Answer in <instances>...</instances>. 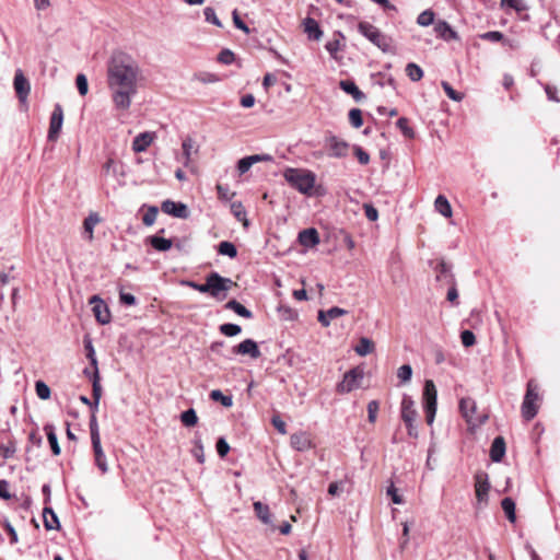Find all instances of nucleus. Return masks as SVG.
I'll use <instances>...</instances> for the list:
<instances>
[{
	"label": "nucleus",
	"instance_id": "nucleus-25",
	"mask_svg": "<svg viewBox=\"0 0 560 560\" xmlns=\"http://www.w3.org/2000/svg\"><path fill=\"white\" fill-rule=\"evenodd\" d=\"M304 32L307 34L308 39L319 40L323 36V31L318 22L313 18H305L303 21Z\"/></svg>",
	"mask_w": 560,
	"mask_h": 560
},
{
	"label": "nucleus",
	"instance_id": "nucleus-56",
	"mask_svg": "<svg viewBox=\"0 0 560 560\" xmlns=\"http://www.w3.org/2000/svg\"><path fill=\"white\" fill-rule=\"evenodd\" d=\"M441 85H442L445 94L451 100L456 101V102H459L463 100L464 95L460 92L455 91L448 82L442 81Z\"/></svg>",
	"mask_w": 560,
	"mask_h": 560
},
{
	"label": "nucleus",
	"instance_id": "nucleus-63",
	"mask_svg": "<svg viewBox=\"0 0 560 560\" xmlns=\"http://www.w3.org/2000/svg\"><path fill=\"white\" fill-rule=\"evenodd\" d=\"M215 448H217L218 455L221 458H224L230 451V445L224 438H219L215 443Z\"/></svg>",
	"mask_w": 560,
	"mask_h": 560
},
{
	"label": "nucleus",
	"instance_id": "nucleus-64",
	"mask_svg": "<svg viewBox=\"0 0 560 560\" xmlns=\"http://www.w3.org/2000/svg\"><path fill=\"white\" fill-rule=\"evenodd\" d=\"M353 152L360 164H369L370 154L366 151H364L360 145H353Z\"/></svg>",
	"mask_w": 560,
	"mask_h": 560
},
{
	"label": "nucleus",
	"instance_id": "nucleus-13",
	"mask_svg": "<svg viewBox=\"0 0 560 560\" xmlns=\"http://www.w3.org/2000/svg\"><path fill=\"white\" fill-rule=\"evenodd\" d=\"M452 268L451 262H447L444 258L439 259L433 267L436 272V281L445 282L446 284H455L456 280Z\"/></svg>",
	"mask_w": 560,
	"mask_h": 560
},
{
	"label": "nucleus",
	"instance_id": "nucleus-48",
	"mask_svg": "<svg viewBox=\"0 0 560 560\" xmlns=\"http://www.w3.org/2000/svg\"><path fill=\"white\" fill-rule=\"evenodd\" d=\"M210 398L213 401L221 402L224 407H231L233 405L232 396L224 395L220 389H213L210 392Z\"/></svg>",
	"mask_w": 560,
	"mask_h": 560
},
{
	"label": "nucleus",
	"instance_id": "nucleus-5",
	"mask_svg": "<svg viewBox=\"0 0 560 560\" xmlns=\"http://www.w3.org/2000/svg\"><path fill=\"white\" fill-rule=\"evenodd\" d=\"M234 284L233 280L221 276L217 271L209 273L210 295L217 301H223L228 296V291Z\"/></svg>",
	"mask_w": 560,
	"mask_h": 560
},
{
	"label": "nucleus",
	"instance_id": "nucleus-31",
	"mask_svg": "<svg viewBox=\"0 0 560 560\" xmlns=\"http://www.w3.org/2000/svg\"><path fill=\"white\" fill-rule=\"evenodd\" d=\"M226 310H231L235 312L238 316L250 319L253 318V313L248 308H246L243 304H241L236 300H230L225 306Z\"/></svg>",
	"mask_w": 560,
	"mask_h": 560
},
{
	"label": "nucleus",
	"instance_id": "nucleus-8",
	"mask_svg": "<svg viewBox=\"0 0 560 560\" xmlns=\"http://www.w3.org/2000/svg\"><path fill=\"white\" fill-rule=\"evenodd\" d=\"M459 411L465 418L466 422L470 425L477 427L483 424L488 420L487 415L476 417L477 405L470 397H464L459 400Z\"/></svg>",
	"mask_w": 560,
	"mask_h": 560
},
{
	"label": "nucleus",
	"instance_id": "nucleus-42",
	"mask_svg": "<svg viewBox=\"0 0 560 560\" xmlns=\"http://www.w3.org/2000/svg\"><path fill=\"white\" fill-rule=\"evenodd\" d=\"M83 343H84V349L86 351V357L90 360L91 365L94 368V374L95 373L97 374L96 355H95V350L92 345L91 338L89 336H85Z\"/></svg>",
	"mask_w": 560,
	"mask_h": 560
},
{
	"label": "nucleus",
	"instance_id": "nucleus-41",
	"mask_svg": "<svg viewBox=\"0 0 560 560\" xmlns=\"http://www.w3.org/2000/svg\"><path fill=\"white\" fill-rule=\"evenodd\" d=\"M183 149V164L188 166L191 160V151L194 149V140L190 137H186L182 142Z\"/></svg>",
	"mask_w": 560,
	"mask_h": 560
},
{
	"label": "nucleus",
	"instance_id": "nucleus-18",
	"mask_svg": "<svg viewBox=\"0 0 560 560\" xmlns=\"http://www.w3.org/2000/svg\"><path fill=\"white\" fill-rule=\"evenodd\" d=\"M298 241L302 246L313 248L319 244L320 238L315 228H308L299 232Z\"/></svg>",
	"mask_w": 560,
	"mask_h": 560
},
{
	"label": "nucleus",
	"instance_id": "nucleus-61",
	"mask_svg": "<svg viewBox=\"0 0 560 560\" xmlns=\"http://www.w3.org/2000/svg\"><path fill=\"white\" fill-rule=\"evenodd\" d=\"M380 409V402L377 400H371L368 404V420L371 423L376 421L377 412Z\"/></svg>",
	"mask_w": 560,
	"mask_h": 560
},
{
	"label": "nucleus",
	"instance_id": "nucleus-62",
	"mask_svg": "<svg viewBox=\"0 0 560 560\" xmlns=\"http://www.w3.org/2000/svg\"><path fill=\"white\" fill-rule=\"evenodd\" d=\"M217 192L221 200H231L235 196V192H232L228 185L218 184Z\"/></svg>",
	"mask_w": 560,
	"mask_h": 560
},
{
	"label": "nucleus",
	"instance_id": "nucleus-57",
	"mask_svg": "<svg viewBox=\"0 0 560 560\" xmlns=\"http://www.w3.org/2000/svg\"><path fill=\"white\" fill-rule=\"evenodd\" d=\"M203 15H205V20L208 23H211V24H213V25H215L218 27L222 26V23L219 20V18L217 16L215 10L212 7L205 8Z\"/></svg>",
	"mask_w": 560,
	"mask_h": 560
},
{
	"label": "nucleus",
	"instance_id": "nucleus-37",
	"mask_svg": "<svg viewBox=\"0 0 560 560\" xmlns=\"http://www.w3.org/2000/svg\"><path fill=\"white\" fill-rule=\"evenodd\" d=\"M354 350L361 357L368 355L374 350V342L366 337H362Z\"/></svg>",
	"mask_w": 560,
	"mask_h": 560
},
{
	"label": "nucleus",
	"instance_id": "nucleus-40",
	"mask_svg": "<svg viewBox=\"0 0 560 560\" xmlns=\"http://www.w3.org/2000/svg\"><path fill=\"white\" fill-rule=\"evenodd\" d=\"M194 448L191 450L192 456L197 459L199 464L205 463V450L202 445V441L198 434L195 435V439L192 441Z\"/></svg>",
	"mask_w": 560,
	"mask_h": 560
},
{
	"label": "nucleus",
	"instance_id": "nucleus-34",
	"mask_svg": "<svg viewBox=\"0 0 560 560\" xmlns=\"http://www.w3.org/2000/svg\"><path fill=\"white\" fill-rule=\"evenodd\" d=\"M231 212L233 215L243 223L244 226H248L249 222L246 218V210L241 201H234L231 203Z\"/></svg>",
	"mask_w": 560,
	"mask_h": 560
},
{
	"label": "nucleus",
	"instance_id": "nucleus-9",
	"mask_svg": "<svg viewBox=\"0 0 560 560\" xmlns=\"http://www.w3.org/2000/svg\"><path fill=\"white\" fill-rule=\"evenodd\" d=\"M363 376L364 372L359 366L349 370L345 373L342 381L337 384V392L339 394H347L360 387Z\"/></svg>",
	"mask_w": 560,
	"mask_h": 560
},
{
	"label": "nucleus",
	"instance_id": "nucleus-53",
	"mask_svg": "<svg viewBox=\"0 0 560 560\" xmlns=\"http://www.w3.org/2000/svg\"><path fill=\"white\" fill-rule=\"evenodd\" d=\"M434 22V12L430 9L421 12L417 18V23L420 26H429Z\"/></svg>",
	"mask_w": 560,
	"mask_h": 560
},
{
	"label": "nucleus",
	"instance_id": "nucleus-43",
	"mask_svg": "<svg viewBox=\"0 0 560 560\" xmlns=\"http://www.w3.org/2000/svg\"><path fill=\"white\" fill-rule=\"evenodd\" d=\"M406 74L411 81L418 82L423 78V70L417 63L409 62L406 66Z\"/></svg>",
	"mask_w": 560,
	"mask_h": 560
},
{
	"label": "nucleus",
	"instance_id": "nucleus-17",
	"mask_svg": "<svg viewBox=\"0 0 560 560\" xmlns=\"http://www.w3.org/2000/svg\"><path fill=\"white\" fill-rule=\"evenodd\" d=\"M434 32L438 37L442 38L445 42L460 39L458 33L454 31L452 26L444 20H439L434 24Z\"/></svg>",
	"mask_w": 560,
	"mask_h": 560
},
{
	"label": "nucleus",
	"instance_id": "nucleus-11",
	"mask_svg": "<svg viewBox=\"0 0 560 560\" xmlns=\"http://www.w3.org/2000/svg\"><path fill=\"white\" fill-rule=\"evenodd\" d=\"M231 354L232 355H236V354L248 355L252 359H258L261 355V352L258 348L257 342L255 340L248 338V339L243 340L238 345L232 347Z\"/></svg>",
	"mask_w": 560,
	"mask_h": 560
},
{
	"label": "nucleus",
	"instance_id": "nucleus-33",
	"mask_svg": "<svg viewBox=\"0 0 560 560\" xmlns=\"http://www.w3.org/2000/svg\"><path fill=\"white\" fill-rule=\"evenodd\" d=\"M501 508H502L506 518L511 523H515V521H516L515 501L512 498L506 497L501 501Z\"/></svg>",
	"mask_w": 560,
	"mask_h": 560
},
{
	"label": "nucleus",
	"instance_id": "nucleus-50",
	"mask_svg": "<svg viewBox=\"0 0 560 560\" xmlns=\"http://www.w3.org/2000/svg\"><path fill=\"white\" fill-rule=\"evenodd\" d=\"M219 331L226 337H234L241 334L242 328L237 324L225 323L219 326Z\"/></svg>",
	"mask_w": 560,
	"mask_h": 560
},
{
	"label": "nucleus",
	"instance_id": "nucleus-6",
	"mask_svg": "<svg viewBox=\"0 0 560 560\" xmlns=\"http://www.w3.org/2000/svg\"><path fill=\"white\" fill-rule=\"evenodd\" d=\"M96 411L93 410L90 418V434L91 441L95 454V463L102 472H105V458L103 456L102 443H101V434L100 428L96 419Z\"/></svg>",
	"mask_w": 560,
	"mask_h": 560
},
{
	"label": "nucleus",
	"instance_id": "nucleus-46",
	"mask_svg": "<svg viewBox=\"0 0 560 560\" xmlns=\"http://www.w3.org/2000/svg\"><path fill=\"white\" fill-rule=\"evenodd\" d=\"M180 421L185 427H194L198 422V416L195 409L189 408L180 413Z\"/></svg>",
	"mask_w": 560,
	"mask_h": 560
},
{
	"label": "nucleus",
	"instance_id": "nucleus-7",
	"mask_svg": "<svg viewBox=\"0 0 560 560\" xmlns=\"http://www.w3.org/2000/svg\"><path fill=\"white\" fill-rule=\"evenodd\" d=\"M538 400L537 386L533 384V381L527 383L526 394L522 402V416L525 420L529 421L534 419L538 412Z\"/></svg>",
	"mask_w": 560,
	"mask_h": 560
},
{
	"label": "nucleus",
	"instance_id": "nucleus-27",
	"mask_svg": "<svg viewBox=\"0 0 560 560\" xmlns=\"http://www.w3.org/2000/svg\"><path fill=\"white\" fill-rule=\"evenodd\" d=\"M145 242L150 244L158 252H167L172 248L173 242L170 238H164L159 235L148 236Z\"/></svg>",
	"mask_w": 560,
	"mask_h": 560
},
{
	"label": "nucleus",
	"instance_id": "nucleus-52",
	"mask_svg": "<svg viewBox=\"0 0 560 560\" xmlns=\"http://www.w3.org/2000/svg\"><path fill=\"white\" fill-rule=\"evenodd\" d=\"M224 347H225L224 340L213 341L209 347V351L219 357H223L226 359H233L234 355H232L231 353H230V355H228L223 352Z\"/></svg>",
	"mask_w": 560,
	"mask_h": 560
},
{
	"label": "nucleus",
	"instance_id": "nucleus-59",
	"mask_svg": "<svg viewBox=\"0 0 560 560\" xmlns=\"http://www.w3.org/2000/svg\"><path fill=\"white\" fill-rule=\"evenodd\" d=\"M217 59L223 65H231L235 60V55L232 50L224 48L219 52Z\"/></svg>",
	"mask_w": 560,
	"mask_h": 560
},
{
	"label": "nucleus",
	"instance_id": "nucleus-21",
	"mask_svg": "<svg viewBox=\"0 0 560 560\" xmlns=\"http://www.w3.org/2000/svg\"><path fill=\"white\" fill-rule=\"evenodd\" d=\"M348 313L347 310L332 306L327 311L320 310L318 311L317 319L323 327H328L330 325V320L343 316Z\"/></svg>",
	"mask_w": 560,
	"mask_h": 560
},
{
	"label": "nucleus",
	"instance_id": "nucleus-51",
	"mask_svg": "<svg viewBox=\"0 0 560 560\" xmlns=\"http://www.w3.org/2000/svg\"><path fill=\"white\" fill-rule=\"evenodd\" d=\"M349 121L353 128H360L363 125L362 110L360 108H351L348 114Z\"/></svg>",
	"mask_w": 560,
	"mask_h": 560
},
{
	"label": "nucleus",
	"instance_id": "nucleus-2",
	"mask_svg": "<svg viewBox=\"0 0 560 560\" xmlns=\"http://www.w3.org/2000/svg\"><path fill=\"white\" fill-rule=\"evenodd\" d=\"M358 32L383 52H395L392 37L382 33L373 24L365 21L359 22Z\"/></svg>",
	"mask_w": 560,
	"mask_h": 560
},
{
	"label": "nucleus",
	"instance_id": "nucleus-38",
	"mask_svg": "<svg viewBox=\"0 0 560 560\" xmlns=\"http://www.w3.org/2000/svg\"><path fill=\"white\" fill-rule=\"evenodd\" d=\"M147 209L145 213L143 214L142 217V223L145 225V226H151L154 224L155 220H156V215L159 213V208L156 206H147V205H143L141 207V209Z\"/></svg>",
	"mask_w": 560,
	"mask_h": 560
},
{
	"label": "nucleus",
	"instance_id": "nucleus-26",
	"mask_svg": "<svg viewBox=\"0 0 560 560\" xmlns=\"http://www.w3.org/2000/svg\"><path fill=\"white\" fill-rule=\"evenodd\" d=\"M339 88L347 94L351 95L355 102H361L365 98V94L357 86L352 80H341Z\"/></svg>",
	"mask_w": 560,
	"mask_h": 560
},
{
	"label": "nucleus",
	"instance_id": "nucleus-3",
	"mask_svg": "<svg viewBox=\"0 0 560 560\" xmlns=\"http://www.w3.org/2000/svg\"><path fill=\"white\" fill-rule=\"evenodd\" d=\"M284 178L291 187L304 195H311L315 185V174L311 171L288 168Z\"/></svg>",
	"mask_w": 560,
	"mask_h": 560
},
{
	"label": "nucleus",
	"instance_id": "nucleus-22",
	"mask_svg": "<svg viewBox=\"0 0 560 560\" xmlns=\"http://www.w3.org/2000/svg\"><path fill=\"white\" fill-rule=\"evenodd\" d=\"M155 139V133L151 131H144L135 137L132 141V150L136 153L144 152Z\"/></svg>",
	"mask_w": 560,
	"mask_h": 560
},
{
	"label": "nucleus",
	"instance_id": "nucleus-44",
	"mask_svg": "<svg viewBox=\"0 0 560 560\" xmlns=\"http://www.w3.org/2000/svg\"><path fill=\"white\" fill-rule=\"evenodd\" d=\"M101 221V218L96 213L90 214L84 220V234L88 236L89 240L93 238V229L94 226Z\"/></svg>",
	"mask_w": 560,
	"mask_h": 560
},
{
	"label": "nucleus",
	"instance_id": "nucleus-12",
	"mask_svg": "<svg viewBox=\"0 0 560 560\" xmlns=\"http://www.w3.org/2000/svg\"><path fill=\"white\" fill-rule=\"evenodd\" d=\"M161 210L164 213L178 219H187L189 217V210L187 206L180 201L166 199L162 202Z\"/></svg>",
	"mask_w": 560,
	"mask_h": 560
},
{
	"label": "nucleus",
	"instance_id": "nucleus-29",
	"mask_svg": "<svg viewBox=\"0 0 560 560\" xmlns=\"http://www.w3.org/2000/svg\"><path fill=\"white\" fill-rule=\"evenodd\" d=\"M44 526L47 530L59 528L60 524L54 510L45 506L43 510Z\"/></svg>",
	"mask_w": 560,
	"mask_h": 560
},
{
	"label": "nucleus",
	"instance_id": "nucleus-10",
	"mask_svg": "<svg viewBox=\"0 0 560 560\" xmlns=\"http://www.w3.org/2000/svg\"><path fill=\"white\" fill-rule=\"evenodd\" d=\"M475 494L478 505H487L489 501V490L491 485L489 482V476L483 470H478L475 476Z\"/></svg>",
	"mask_w": 560,
	"mask_h": 560
},
{
	"label": "nucleus",
	"instance_id": "nucleus-45",
	"mask_svg": "<svg viewBox=\"0 0 560 560\" xmlns=\"http://www.w3.org/2000/svg\"><path fill=\"white\" fill-rule=\"evenodd\" d=\"M479 38L487 42L499 43L501 42L503 45L506 44V38L502 32L499 31H489L482 34H479Z\"/></svg>",
	"mask_w": 560,
	"mask_h": 560
},
{
	"label": "nucleus",
	"instance_id": "nucleus-32",
	"mask_svg": "<svg viewBox=\"0 0 560 560\" xmlns=\"http://www.w3.org/2000/svg\"><path fill=\"white\" fill-rule=\"evenodd\" d=\"M254 511L256 513V516L264 523V524H270L271 523V514L270 509L267 504H264L259 501L254 503Z\"/></svg>",
	"mask_w": 560,
	"mask_h": 560
},
{
	"label": "nucleus",
	"instance_id": "nucleus-15",
	"mask_svg": "<svg viewBox=\"0 0 560 560\" xmlns=\"http://www.w3.org/2000/svg\"><path fill=\"white\" fill-rule=\"evenodd\" d=\"M63 122V110L60 104H56L50 116L48 139L55 140L61 130Z\"/></svg>",
	"mask_w": 560,
	"mask_h": 560
},
{
	"label": "nucleus",
	"instance_id": "nucleus-23",
	"mask_svg": "<svg viewBox=\"0 0 560 560\" xmlns=\"http://www.w3.org/2000/svg\"><path fill=\"white\" fill-rule=\"evenodd\" d=\"M506 446H505V440L503 436H497L492 441L491 447H490V458L494 463H500L504 455H505Z\"/></svg>",
	"mask_w": 560,
	"mask_h": 560
},
{
	"label": "nucleus",
	"instance_id": "nucleus-16",
	"mask_svg": "<svg viewBox=\"0 0 560 560\" xmlns=\"http://www.w3.org/2000/svg\"><path fill=\"white\" fill-rule=\"evenodd\" d=\"M326 140L329 147V156L337 159L347 156L349 148L348 142L338 139L335 135L331 133L327 137Z\"/></svg>",
	"mask_w": 560,
	"mask_h": 560
},
{
	"label": "nucleus",
	"instance_id": "nucleus-55",
	"mask_svg": "<svg viewBox=\"0 0 560 560\" xmlns=\"http://www.w3.org/2000/svg\"><path fill=\"white\" fill-rule=\"evenodd\" d=\"M397 377L401 383H407L412 377V368L410 364H404L397 370Z\"/></svg>",
	"mask_w": 560,
	"mask_h": 560
},
{
	"label": "nucleus",
	"instance_id": "nucleus-24",
	"mask_svg": "<svg viewBox=\"0 0 560 560\" xmlns=\"http://www.w3.org/2000/svg\"><path fill=\"white\" fill-rule=\"evenodd\" d=\"M101 396H102V387L100 384L98 374L95 373V377L93 380V401H91L85 396H80V400L83 404L89 405L91 408V411L98 410V404H100Z\"/></svg>",
	"mask_w": 560,
	"mask_h": 560
},
{
	"label": "nucleus",
	"instance_id": "nucleus-4",
	"mask_svg": "<svg viewBox=\"0 0 560 560\" xmlns=\"http://www.w3.org/2000/svg\"><path fill=\"white\" fill-rule=\"evenodd\" d=\"M400 417L407 428L408 435L410 438L417 439L418 429L415 422L418 417V412L415 408V401L412 397L407 394H404L401 399Z\"/></svg>",
	"mask_w": 560,
	"mask_h": 560
},
{
	"label": "nucleus",
	"instance_id": "nucleus-36",
	"mask_svg": "<svg viewBox=\"0 0 560 560\" xmlns=\"http://www.w3.org/2000/svg\"><path fill=\"white\" fill-rule=\"evenodd\" d=\"M44 429L46 431L47 439H48V442L50 444V447H51V451H52L54 455H56V456L59 455L60 454V446H59V443H58L57 435L55 433L54 425L46 424Z\"/></svg>",
	"mask_w": 560,
	"mask_h": 560
},
{
	"label": "nucleus",
	"instance_id": "nucleus-35",
	"mask_svg": "<svg viewBox=\"0 0 560 560\" xmlns=\"http://www.w3.org/2000/svg\"><path fill=\"white\" fill-rule=\"evenodd\" d=\"M218 253L233 259L237 256V248L232 242L222 241L218 245Z\"/></svg>",
	"mask_w": 560,
	"mask_h": 560
},
{
	"label": "nucleus",
	"instance_id": "nucleus-30",
	"mask_svg": "<svg viewBox=\"0 0 560 560\" xmlns=\"http://www.w3.org/2000/svg\"><path fill=\"white\" fill-rule=\"evenodd\" d=\"M435 210L445 218L452 217V207L444 195H439L434 201Z\"/></svg>",
	"mask_w": 560,
	"mask_h": 560
},
{
	"label": "nucleus",
	"instance_id": "nucleus-39",
	"mask_svg": "<svg viewBox=\"0 0 560 560\" xmlns=\"http://www.w3.org/2000/svg\"><path fill=\"white\" fill-rule=\"evenodd\" d=\"M278 315L282 320H295L299 317V314L291 306L285 304H280L277 307Z\"/></svg>",
	"mask_w": 560,
	"mask_h": 560
},
{
	"label": "nucleus",
	"instance_id": "nucleus-47",
	"mask_svg": "<svg viewBox=\"0 0 560 560\" xmlns=\"http://www.w3.org/2000/svg\"><path fill=\"white\" fill-rule=\"evenodd\" d=\"M396 126L397 128L401 131V133L408 138V139H413L416 133H415V130L409 126V120L408 118L406 117H400L397 121H396Z\"/></svg>",
	"mask_w": 560,
	"mask_h": 560
},
{
	"label": "nucleus",
	"instance_id": "nucleus-58",
	"mask_svg": "<svg viewBox=\"0 0 560 560\" xmlns=\"http://www.w3.org/2000/svg\"><path fill=\"white\" fill-rule=\"evenodd\" d=\"M16 452V446H15V443L14 442H9L7 444H1L0 445V454L1 456L4 458V459H9L11 457H13V455L15 454Z\"/></svg>",
	"mask_w": 560,
	"mask_h": 560
},
{
	"label": "nucleus",
	"instance_id": "nucleus-20",
	"mask_svg": "<svg viewBox=\"0 0 560 560\" xmlns=\"http://www.w3.org/2000/svg\"><path fill=\"white\" fill-rule=\"evenodd\" d=\"M290 444L295 451L299 452H305L313 447V443L308 433L304 431L293 433L290 438Z\"/></svg>",
	"mask_w": 560,
	"mask_h": 560
},
{
	"label": "nucleus",
	"instance_id": "nucleus-28",
	"mask_svg": "<svg viewBox=\"0 0 560 560\" xmlns=\"http://www.w3.org/2000/svg\"><path fill=\"white\" fill-rule=\"evenodd\" d=\"M345 35L340 31H336L334 33V39L326 43L325 48L329 52L332 59H338L337 52L340 50L341 45L340 42L345 40Z\"/></svg>",
	"mask_w": 560,
	"mask_h": 560
},
{
	"label": "nucleus",
	"instance_id": "nucleus-49",
	"mask_svg": "<svg viewBox=\"0 0 560 560\" xmlns=\"http://www.w3.org/2000/svg\"><path fill=\"white\" fill-rule=\"evenodd\" d=\"M103 300L100 298V295H93L91 299H90V304H95L93 306V313L97 319L98 323H101L102 325L105 324V316L103 315L102 313V310H101V305L103 304Z\"/></svg>",
	"mask_w": 560,
	"mask_h": 560
},
{
	"label": "nucleus",
	"instance_id": "nucleus-19",
	"mask_svg": "<svg viewBox=\"0 0 560 560\" xmlns=\"http://www.w3.org/2000/svg\"><path fill=\"white\" fill-rule=\"evenodd\" d=\"M422 404L423 407H436L438 406V390L432 380H425L422 392Z\"/></svg>",
	"mask_w": 560,
	"mask_h": 560
},
{
	"label": "nucleus",
	"instance_id": "nucleus-1",
	"mask_svg": "<svg viewBox=\"0 0 560 560\" xmlns=\"http://www.w3.org/2000/svg\"><path fill=\"white\" fill-rule=\"evenodd\" d=\"M140 68L128 54L114 51L107 65V84L117 110L127 112L132 97L138 93Z\"/></svg>",
	"mask_w": 560,
	"mask_h": 560
},
{
	"label": "nucleus",
	"instance_id": "nucleus-14",
	"mask_svg": "<svg viewBox=\"0 0 560 560\" xmlns=\"http://www.w3.org/2000/svg\"><path fill=\"white\" fill-rule=\"evenodd\" d=\"M14 90L16 92L18 98L22 104H25L31 91V85L28 80L23 74L22 70L18 69L15 71L14 81H13Z\"/></svg>",
	"mask_w": 560,
	"mask_h": 560
},
{
	"label": "nucleus",
	"instance_id": "nucleus-60",
	"mask_svg": "<svg viewBox=\"0 0 560 560\" xmlns=\"http://www.w3.org/2000/svg\"><path fill=\"white\" fill-rule=\"evenodd\" d=\"M460 341L464 347H471L476 343V336L471 330L465 329L460 332Z\"/></svg>",
	"mask_w": 560,
	"mask_h": 560
},
{
	"label": "nucleus",
	"instance_id": "nucleus-54",
	"mask_svg": "<svg viewBox=\"0 0 560 560\" xmlns=\"http://www.w3.org/2000/svg\"><path fill=\"white\" fill-rule=\"evenodd\" d=\"M35 390H36V395L43 399V400H46L50 397V388L49 386L43 382V381H37L35 383Z\"/></svg>",
	"mask_w": 560,
	"mask_h": 560
}]
</instances>
